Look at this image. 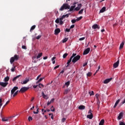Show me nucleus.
Returning a JSON list of instances; mask_svg holds the SVG:
<instances>
[{
    "label": "nucleus",
    "mask_w": 125,
    "mask_h": 125,
    "mask_svg": "<svg viewBox=\"0 0 125 125\" xmlns=\"http://www.w3.org/2000/svg\"><path fill=\"white\" fill-rule=\"evenodd\" d=\"M82 3H79L77 2H75L73 3V6H70V8L68 11L72 12L74 11H79L81 9V7H82Z\"/></svg>",
    "instance_id": "1"
},
{
    "label": "nucleus",
    "mask_w": 125,
    "mask_h": 125,
    "mask_svg": "<svg viewBox=\"0 0 125 125\" xmlns=\"http://www.w3.org/2000/svg\"><path fill=\"white\" fill-rule=\"evenodd\" d=\"M64 9H70V5L68 3H63L61 7L59 10L60 11H63Z\"/></svg>",
    "instance_id": "2"
},
{
    "label": "nucleus",
    "mask_w": 125,
    "mask_h": 125,
    "mask_svg": "<svg viewBox=\"0 0 125 125\" xmlns=\"http://www.w3.org/2000/svg\"><path fill=\"white\" fill-rule=\"evenodd\" d=\"M19 60V56L15 55L14 57H12L10 59V62L11 64H12L15 60L17 61Z\"/></svg>",
    "instance_id": "3"
},
{
    "label": "nucleus",
    "mask_w": 125,
    "mask_h": 125,
    "mask_svg": "<svg viewBox=\"0 0 125 125\" xmlns=\"http://www.w3.org/2000/svg\"><path fill=\"white\" fill-rule=\"evenodd\" d=\"M79 59H81V56L78 55L74 58L72 60V62L73 63V64H75L76 62H78L79 61Z\"/></svg>",
    "instance_id": "4"
},
{
    "label": "nucleus",
    "mask_w": 125,
    "mask_h": 125,
    "mask_svg": "<svg viewBox=\"0 0 125 125\" xmlns=\"http://www.w3.org/2000/svg\"><path fill=\"white\" fill-rule=\"evenodd\" d=\"M28 89H29V87H25L24 86V87L21 88V89L19 91V92L23 93V92L27 91V90H28Z\"/></svg>",
    "instance_id": "5"
},
{
    "label": "nucleus",
    "mask_w": 125,
    "mask_h": 125,
    "mask_svg": "<svg viewBox=\"0 0 125 125\" xmlns=\"http://www.w3.org/2000/svg\"><path fill=\"white\" fill-rule=\"evenodd\" d=\"M17 89H18V87H14L11 90V95H13V94H14V92H15Z\"/></svg>",
    "instance_id": "6"
},
{
    "label": "nucleus",
    "mask_w": 125,
    "mask_h": 125,
    "mask_svg": "<svg viewBox=\"0 0 125 125\" xmlns=\"http://www.w3.org/2000/svg\"><path fill=\"white\" fill-rule=\"evenodd\" d=\"M119 64H120V60L118 59V61H117V62H115L113 64V68H118V67H119Z\"/></svg>",
    "instance_id": "7"
},
{
    "label": "nucleus",
    "mask_w": 125,
    "mask_h": 125,
    "mask_svg": "<svg viewBox=\"0 0 125 125\" xmlns=\"http://www.w3.org/2000/svg\"><path fill=\"white\" fill-rule=\"evenodd\" d=\"M89 51H90V48H86L83 53V55H86V54H88L89 53Z\"/></svg>",
    "instance_id": "8"
},
{
    "label": "nucleus",
    "mask_w": 125,
    "mask_h": 125,
    "mask_svg": "<svg viewBox=\"0 0 125 125\" xmlns=\"http://www.w3.org/2000/svg\"><path fill=\"white\" fill-rule=\"evenodd\" d=\"M92 29H94V30H95L96 29L99 30V29H100V26L97 24H95L92 25Z\"/></svg>",
    "instance_id": "9"
},
{
    "label": "nucleus",
    "mask_w": 125,
    "mask_h": 125,
    "mask_svg": "<svg viewBox=\"0 0 125 125\" xmlns=\"http://www.w3.org/2000/svg\"><path fill=\"white\" fill-rule=\"evenodd\" d=\"M28 82H30V79L29 78H26L23 81L21 82V84H26Z\"/></svg>",
    "instance_id": "10"
},
{
    "label": "nucleus",
    "mask_w": 125,
    "mask_h": 125,
    "mask_svg": "<svg viewBox=\"0 0 125 125\" xmlns=\"http://www.w3.org/2000/svg\"><path fill=\"white\" fill-rule=\"evenodd\" d=\"M7 84H8V83L7 82H0V85H1V86H2L3 87H5L7 86Z\"/></svg>",
    "instance_id": "11"
},
{
    "label": "nucleus",
    "mask_w": 125,
    "mask_h": 125,
    "mask_svg": "<svg viewBox=\"0 0 125 125\" xmlns=\"http://www.w3.org/2000/svg\"><path fill=\"white\" fill-rule=\"evenodd\" d=\"M112 78H111L105 80L104 81V83H105L106 84V83H110V82H111V81H112Z\"/></svg>",
    "instance_id": "12"
},
{
    "label": "nucleus",
    "mask_w": 125,
    "mask_h": 125,
    "mask_svg": "<svg viewBox=\"0 0 125 125\" xmlns=\"http://www.w3.org/2000/svg\"><path fill=\"white\" fill-rule=\"evenodd\" d=\"M61 32V30L59 28H57V29H56L55 30V33H54V34L56 35H57Z\"/></svg>",
    "instance_id": "13"
},
{
    "label": "nucleus",
    "mask_w": 125,
    "mask_h": 125,
    "mask_svg": "<svg viewBox=\"0 0 125 125\" xmlns=\"http://www.w3.org/2000/svg\"><path fill=\"white\" fill-rule=\"evenodd\" d=\"M124 117V113L121 112L118 117V120H122V118Z\"/></svg>",
    "instance_id": "14"
},
{
    "label": "nucleus",
    "mask_w": 125,
    "mask_h": 125,
    "mask_svg": "<svg viewBox=\"0 0 125 125\" xmlns=\"http://www.w3.org/2000/svg\"><path fill=\"white\" fill-rule=\"evenodd\" d=\"M20 77H22V75H18V76L15 77L13 79V80H12L13 83H15L16 80H17V79H19V78Z\"/></svg>",
    "instance_id": "15"
},
{
    "label": "nucleus",
    "mask_w": 125,
    "mask_h": 125,
    "mask_svg": "<svg viewBox=\"0 0 125 125\" xmlns=\"http://www.w3.org/2000/svg\"><path fill=\"white\" fill-rule=\"evenodd\" d=\"M42 94L43 98L46 100L48 99V97H47V95H46L45 94H44V93L43 92H42Z\"/></svg>",
    "instance_id": "16"
},
{
    "label": "nucleus",
    "mask_w": 125,
    "mask_h": 125,
    "mask_svg": "<svg viewBox=\"0 0 125 125\" xmlns=\"http://www.w3.org/2000/svg\"><path fill=\"white\" fill-rule=\"evenodd\" d=\"M72 59H73L72 58H70L69 60H68L67 61V65H66V67H69V66H70V63H71V62H72Z\"/></svg>",
    "instance_id": "17"
},
{
    "label": "nucleus",
    "mask_w": 125,
    "mask_h": 125,
    "mask_svg": "<svg viewBox=\"0 0 125 125\" xmlns=\"http://www.w3.org/2000/svg\"><path fill=\"white\" fill-rule=\"evenodd\" d=\"M78 108L79 110H84L85 109V106L84 105H81L79 106Z\"/></svg>",
    "instance_id": "18"
},
{
    "label": "nucleus",
    "mask_w": 125,
    "mask_h": 125,
    "mask_svg": "<svg viewBox=\"0 0 125 125\" xmlns=\"http://www.w3.org/2000/svg\"><path fill=\"white\" fill-rule=\"evenodd\" d=\"M124 45H125V41L122 42L120 44L119 49H122L124 47Z\"/></svg>",
    "instance_id": "19"
},
{
    "label": "nucleus",
    "mask_w": 125,
    "mask_h": 125,
    "mask_svg": "<svg viewBox=\"0 0 125 125\" xmlns=\"http://www.w3.org/2000/svg\"><path fill=\"white\" fill-rule=\"evenodd\" d=\"M106 10V7H103L100 11V13H103Z\"/></svg>",
    "instance_id": "20"
},
{
    "label": "nucleus",
    "mask_w": 125,
    "mask_h": 125,
    "mask_svg": "<svg viewBox=\"0 0 125 125\" xmlns=\"http://www.w3.org/2000/svg\"><path fill=\"white\" fill-rule=\"evenodd\" d=\"M119 103H120V99H118L115 103L113 108H116V107H117V106L118 105V104H119Z\"/></svg>",
    "instance_id": "21"
},
{
    "label": "nucleus",
    "mask_w": 125,
    "mask_h": 125,
    "mask_svg": "<svg viewBox=\"0 0 125 125\" xmlns=\"http://www.w3.org/2000/svg\"><path fill=\"white\" fill-rule=\"evenodd\" d=\"M87 118L88 119H89L90 120H91V119H92V118H93V115L92 114H88L87 115Z\"/></svg>",
    "instance_id": "22"
},
{
    "label": "nucleus",
    "mask_w": 125,
    "mask_h": 125,
    "mask_svg": "<svg viewBox=\"0 0 125 125\" xmlns=\"http://www.w3.org/2000/svg\"><path fill=\"white\" fill-rule=\"evenodd\" d=\"M104 123H105V120L104 119H102L99 123V125H104Z\"/></svg>",
    "instance_id": "23"
},
{
    "label": "nucleus",
    "mask_w": 125,
    "mask_h": 125,
    "mask_svg": "<svg viewBox=\"0 0 125 125\" xmlns=\"http://www.w3.org/2000/svg\"><path fill=\"white\" fill-rule=\"evenodd\" d=\"M41 56H42V53H40L38 54V55L37 56V59H39V58H41Z\"/></svg>",
    "instance_id": "24"
},
{
    "label": "nucleus",
    "mask_w": 125,
    "mask_h": 125,
    "mask_svg": "<svg viewBox=\"0 0 125 125\" xmlns=\"http://www.w3.org/2000/svg\"><path fill=\"white\" fill-rule=\"evenodd\" d=\"M70 91V90H69V89H66L65 90H64V94H68V93Z\"/></svg>",
    "instance_id": "25"
},
{
    "label": "nucleus",
    "mask_w": 125,
    "mask_h": 125,
    "mask_svg": "<svg viewBox=\"0 0 125 125\" xmlns=\"http://www.w3.org/2000/svg\"><path fill=\"white\" fill-rule=\"evenodd\" d=\"M18 92H19V91L17 90L16 91L14 94H13V97H15L17 94H18Z\"/></svg>",
    "instance_id": "26"
},
{
    "label": "nucleus",
    "mask_w": 125,
    "mask_h": 125,
    "mask_svg": "<svg viewBox=\"0 0 125 125\" xmlns=\"http://www.w3.org/2000/svg\"><path fill=\"white\" fill-rule=\"evenodd\" d=\"M9 81V77L8 76H7L4 78V82L5 83H7V82H8Z\"/></svg>",
    "instance_id": "27"
},
{
    "label": "nucleus",
    "mask_w": 125,
    "mask_h": 125,
    "mask_svg": "<svg viewBox=\"0 0 125 125\" xmlns=\"http://www.w3.org/2000/svg\"><path fill=\"white\" fill-rule=\"evenodd\" d=\"M35 29H36V25H33L31 27L30 31L31 32L33 30H35Z\"/></svg>",
    "instance_id": "28"
},
{
    "label": "nucleus",
    "mask_w": 125,
    "mask_h": 125,
    "mask_svg": "<svg viewBox=\"0 0 125 125\" xmlns=\"http://www.w3.org/2000/svg\"><path fill=\"white\" fill-rule=\"evenodd\" d=\"M69 39L68 38H65L62 40V42L64 43L66 42Z\"/></svg>",
    "instance_id": "29"
},
{
    "label": "nucleus",
    "mask_w": 125,
    "mask_h": 125,
    "mask_svg": "<svg viewBox=\"0 0 125 125\" xmlns=\"http://www.w3.org/2000/svg\"><path fill=\"white\" fill-rule=\"evenodd\" d=\"M68 56V53H65V54H64L62 56V57L63 59L66 58V57H67Z\"/></svg>",
    "instance_id": "30"
},
{
    "label": "nucleus",
    "mask_w": 125,
    "mask_h": 125,
    "mask_svg": "<svg viewBox=\"0 0 125 125\" xmlns=\"http://www.w3.org/2000/svg\"><path fill=\"white\" fill-rule=\"evenodd\" d=\"M55 57H53L52 59V61L53 62V64H55Z\"/></svg>",
    "instance_id": "31"
},
{
    "label": "nucleus",
    "mask_w": 125,
    "mask_h": 125,
    "mask_svg": "<svg viewBox=\"0 0 125 125\" xmlns=\"http://www.w3.org/2000/svg\"><path fill=\"white\" fill-rule=\"evenodd\" d=\"M15 68H16V66H14L11 69V72H15Z\"/></svg>",
    "instance_id": "32"
},
{
    "label": "nucleus",
    "mask_w": 125,
    "mask_h": 125,
    "mask_svg": "<svg viewBox=\"0 0 125 125\" xmlns=\"http://www.w3.org/2000/svg\"><path fill=\"white\" fill-rule=\"evenodd\" d=\"M76 56H77V54H76V53H73V54H72V55L70 57V58H71L73 59V58L76 57Z\"/></svg>",
    "instance_id": "33"
},
{
    "label": "nucleus",
    "mask_w": 125,
    "mask_h": 125,
    "mask_svg": "<svg viewBox=\"0 0 125 125\" xmlns=\"http://www.w3.org/2000/svg\"><path fill=\"white\" fill-rule=\"evenodd\" d=\"M83 8L78 13V14H83Z\"/></svg>",
    "instance_id": "34"
},
{
    "label": "nucleus",
    "mask_w": 125,
    "mask_h": 125,
    "mask_svg": "<svg viewBox=\"0 0 125 125\" xmlns=\"http://www.w3.org/2000/svg\"><path fill=\"white\" fill-rule=\"evenodd\" d=\"M65 85H66L67 87L69 86L70 85V81H68L66 83H65Z\"/></svg>",
    "instance_id": "35"
},
{
    "label": "nucleus",
    "mask_w": 125,
    "mask_h": 125,
    "mask_svg": "<svg viewBox=\"0 0 125 125\" xmlns=\"http://www.w3.org/2000/svg\"><path fill=\"white\" fill-rule=\"evenodd\" d=\"M65 17H69V15L68 14H66V15H63L62 18H63L64 19V18H65Z\"/></svg>",
    "instance_id": "36"
},
{
    "label": "nucleus",
    "mask_w": 125,
    "mask_h": 125,
    "mask_svg": "<svg viewBox=\"0 0 125 125\" xmlns=\"http://www.w3.org/2000/svg\"><path fill=\"white\" fill-rule=\"evenodd\" d=\"M82 19H83V17L81 16V17H80L79 18H78L76 19V21H80V20H82Z\"/></svg>",
    "instance_id": "37"
},
{
    "label": "nucleus",
    "mask_w": 125,
    "mask_h": 125,
    "mask_svg": "<svg viewBox=\"0 0 125 125\" xmlns=\"http://www.w3.org/2000/svg\"><path fill=\"white\" fill-rule=\"evenodd\" d=\"M28 120L29 122H31V121H33V118L31 116H29Z\"/></svg>",
    "instance_id": "38"
},
{
    "label": "nucleus",
    "mask_w": 125,
    "mask_h": 125,
    "mask_svg": "<svg viewBox=\"0 0 125 125\" xmlns=\"http://www.w3.org/2000/svg\"><path fill=\"white\" fill-rule=\"evenodd\" d=\"M2 106V99H0V108Z\"/></svg>",
    "instance_id": "39"
},
{
    "label": "nucleus",
    "mask_w": 125,
    "mask_h": 125,
    "mask_svg": "<svg viewBox=\"0 0 125 125\" xmlns=\"http://www.w3.org/2000/svg\"><path fill=\"white\" fill-rule=\"evenodd\" d=\"M60 21V20H59V18H57V19L56 20V21H55V22L57 23V24H58V23H59Z\"/></svg>",
    "instance_id": "40"
},
{
    "label": "nucleus",
    "mask_w": 125,
    "mask_h": 125,
    "mask_svg": "<svg viewBox=\"0 0 125 125\" xmlns=\"http://www.w3.org/2000/svg\"><path fill=\"white\" fill-rule=\"evenodd\" d=\"M71 22L73 24H75L77 22V20L73 19L71 20Z\"/></svg>",
    "instance_id": "41"
},
{
    "label": "nucleus",
    "mask_w": 125,
    "mask_h": 125,
    "mask_svg": "<svg viewBox=\"0 0 125 125\" xmlns=\"http://www.w3.org/2000/svg\"><path fill=\"white\" fill-rule=\"evenodd\" d=\"M43 84H42V83H39V87H40V88H42V87H43Z\"/></svg>",
    "instance_id": "42"
},
{
    "label": "nucleus",
    "mask_w": 125,
    "mask_h": 125,
    "mask_svg": "<svg viewBox=\"0 0 125 125\" xmlns=\"http://www.w3.org/2000/svg\"><path fill=\"white\" fill-rule=\"evenodd\" d=\"M51 111H52V112H54L55 111V108H54V107H53V106H51Z\"/></svg>",
    "instance_id": "43"
},
{
    "label": "nucleus",
    "mask_w": 125,
    "mask_h": 125,
    "mask_svg": "<svg viewBox=\"0 0 125 125\" xmlns=\"http://www.w3.org/2000/svg\"><path fill=\"white\" fill-rule=\"evenodd\" d=\"M95 96H96V98L97 99V100H98L99 99V94H96L95 95Z\"/></svg>",
    "instance_id": "44"
},
{
    "label": "nucleus",
    "mask_w": 125,
    "mask_h": 125,
    "mask_svg": "<svg viewBox=\"0 0 125 125\" xmlns=\"http://www.w3.org/2000/svg\"><path fill=\"white\" fill-rule=\"evenodd\" d=\"M44 78H41L39 81L37 82V83H41V82H42V80H43Z\"/></svg>",
    "instance_id": "45"
},
{
    "label": "nucleus",
    "mask_w": 125,
    "mask_h": 125,
    "mask_svg": "<svg viewBox=\"0 0 125 125\" xmlns=\"http://www.w3.org/2000/svg\"><path fill=\"white\" fill-rule=\"evenodd\" d=\"M42 38V35H38L37 37H36V40H40V39Z\"/></svg>",
    "instance_id": "46"
},
{
    "label": "nucleus",
    "mask_w": 125,
    "mask_h": 125,
    "mask_svg": "<svg viewBox=\"0 0 125 125\" xmlns=\"http://www.w3.org/2000/svg\"><path fill=\"white\" fill-rule=\"evenodd\" d=\"M2 122H8V119H5V118L2 119Z\"/></svg>",
    "instance_id": "47"
},
{
    "label": "nucleus",
    "mask_w": 125,
    "mask_h": 125,
    "mask_svg": "<svg viewBox=\"0 0 125 125\" xmlns=\"http://www.w3.org/2000/svg\"><path fill=\"white\" fill-rule=\"evenodd\" d=\"M119 125H125V123H124L122 121H120L119 123Z\"/></svg>",
    "instance_id": "48"
},
{
    "label": "nucleus",
    "mask_w": 125,
    "mask_h": 125,
    "mask_svg": "<svg viewBox=\"0 0 125 125\" xmlns=\"http://www.w3.org/2000/svg\"><path fill=\"white\" fill-rule=\"evenodd\" d=\"M99 70H100V66H99L98 69L96 70V72H95L94 75H95L97 73H98V71H99Z\"/></svg>",
    "instance_id": "49"
},
{
    "label": "nucleus",
    "mask_w": 125,
    "mask_h": 125,
    "mask_svg": "<svg viewBox=\"0 0 125 125\" xmlns=\"http://www.w3.org/2000/svg\"><path fill=\"white\" fill-rule=\"evenodd\" d=\"M91 72H88L87 74V77H91Z\"/></svg>",
    "instance_id": "50"
},
{
    "label": "nucleus",
    "mask_w": 125,
    "mask_h": 125,
    "mask_svg": "<svg viewBox=\"0 0 125 125\" xmlns=\"http://www.w3.org/2000/svg\"><path fill=\"white\" fill-rule=\"evenodd\" d=\"M85 39V37H83V38H80L79 41H83Z\"/></svg>",
    "instance_id": "51"
},
{
    "label": "nucleus",
    "mask_w": 125,
    "mask_h": 125,
    "mask_svg": "<svg viewBox=\"0 0 125 125\" xmlns=\"http://www.w3.org/2000/svg\"><path fill=\"white\" fill-rule=\"evenodd\" d=\"M88 114L91 115V114H92V111L91 110V109H90L88 112Z\"/></svg>",
    "instance_id": "52"
},
{
    "label": "nucleus",
    "mask_w": 125,
    "mask_h": 125,
    "mask_svg": "<svg viewBox=\"0 0 125 125\" xmlns=\"http://www.w3.org/2000/svg\"><path fill=\"white\" fill-rule=\"evenodd\" d=\"M21 47L22 49H27V47H26L25 45H22Z\"/></svg>",
    "instance_id": "53"
},
{
    "label": "nucleus",
    "mask_w": 125,
    "mask_h": 125,
    "mask_svg": "<svg viewBox=\"0 0 125 125\" xmlns=\"http://www.w3.org/2000/svg\"><path fill=\"white\" fill-rule=\"evenodd\" d=\"M65 121H66V118H63L62 120V123H64L65 122Z\"/></svg>",
    "instance_id": "54"
},
{
    "label": "nucleus",
    "mask_w": 125,
    "mask_h": 125,
    "mask_svg": "<svg viewBox=\"0 0 125 125\" xmlns=\"http://www.w3.org/2000/svg\"><path fill=\"white\" fill-rule=\"evenodd\" d=\"M92 95H94V92L93 91H92L91 93L90 94V96H92Z\"/></svg>",
    "instance_id": "55"
},
{
    "label": "nucleus",
    "mask_w": 125,
    "mask_h": 125,
    "mask_svg": "<svg viewBox=\"0 0 125 125\" xmlns=\"http://www.w3.org/2000/svg\"><path fill=\"white\" fill-rule=\"evenodd\" d=\"M73 28H75V24L71 25L70 29H73Z\"/></svg>",
    "instance_id": "56"
},
{
    "label": "nucleus",
    "mask_w": 125,
    "mask_h": 125,
    "mask_svg": "<svg viewBox=\"0 0 125 125\" xmlns=\"http://www.w3.org/2000/svg\"><path fill=\"white\" fill-rule=\"evenodd\" d=\"M70 30H71V29H68V28H66L65 29V32H70Z\"/></svg>",
    "instance_id": "57"
},
{
    "label": "nucleus",
    "mask_w": 125,
    "mask_h": 125,
    "mask_svg": "<svg viewBox=\"0 0 125 125\" xmlns=\"http://www.w3.org/2000/svg\"><path fill=\"white\" fill-rule=\"evenodd\" d=\"M60 25H63V21H60Z\"/></svg>",
    "instance_id": "58"
},
{
    "label": "nucleus",
    "mask_w": 125,
    "mask_h": 125,
    "mask_svg": "<svg viewBox=\"0 0 125 125\" xmlns=\"http://www.w3.org/2000/svg\"><path fill=\"white\" fill-rule=\"evenodd\" d=\"M64 70H62V71L60 73L59 75H61V74H63L64 73Z\"/></svg>",
    "instance_id": "59"
},
{
    "label": "nucleus",
    "mask_w": 125,
    "mask_h": 125,
    "mask_svg": "<svg viewBox=\"0 0 125 125\" xmlns=\"http://www.w3.org/2000/svg\"><path fill=\"white\" fill-rule=\"evenodd\" d=\"M58 68H59V65H57V66H56L54 67V70H56V69H58Z\"/></svg>",
    "instance_id": "60"
},
{
    "label": "nucleus",
    "mask_w": 125,
    "mask_h": 125,
    "mask_svg": "<svg viewBox=\"0 0 125 125\" xmlns=\"http://www.w3.org/2000/svg\"><path fill=\"white\" fill-rule=\"evenodd\" d=\"M97 104L98 105H99L100 104V101H99V99H98V100H97Z\"/></svg>",
    "instance_id": "61"
},
{
    "label": "nucleus",
    "mask_w": 125,
    "mask_h": 125,
    "mask_svg": "<svg viewBox=\"0 0 125 125\" xmlns=\"http://www.w3.org/2000/svg\"><path fill=\"white\" fill-rule=\"evenodd\" d=\"M86 65H87V62H85V63L83 64V67H85V66H86Z\"/></svg>",
    "instance_id": "62"
},
{
    "label": "nucleus",
    "mask_w": 125,
    "mask_h": 125,
    "mask_svg": "<svg viewBox=\"0 0 125 125\" xmlns=\"http://www.w3.org/2000/svg\"><path fill=\"white\" fill-rule=\"evenodd\" d=\"M54 102V99H52L50 100V102L51 103H52V102Z\"/></svg>",
    "instance_id": "63"
},
{
    "label": "nucleus",
    "mask_w": 125,
    "mask_h": 125,
    "mask_svg": "<svg viewBox=\"0 0 125 125\" xmlns=\"http://www.w3.org/2000/svg\"><path fill=\"white\" fill-rule=\"evenodd\" d=\"M47 59V56H45V57H44L43 58V59L44 60H46V59Z\"/></svg>",
    "instance_id": "64"
}]
</instances>
